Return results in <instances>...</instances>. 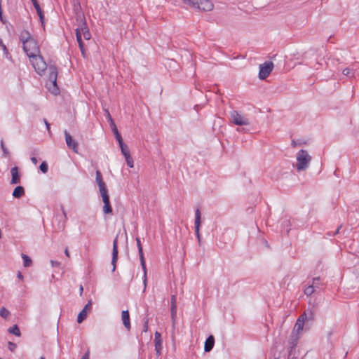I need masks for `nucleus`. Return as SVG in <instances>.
Masks as SVG:
<instances>
[{"instance_id": "obj_1", "label": "nucleus", "mask_w": 359, "mask_h": 359, "mask_svg": "<svg viewBox=\"0 0 359 359\" xmlns=\"http://www.w3.org/2000/svg\"><path fill=\"white\" fill-rule=\"evenodd\" d=\"M19 39L22 43V48L28 57H32L33 55L40 53L39 47L36 40L27 30H22Z\"/></svg>"}, {"instance_id": "obj_2", "label": "nucleus", "mask_w": 359, "mask_h": 359, "mask_svg": "<svg viewBox=\"0 0 359 359\" xmlns=\"http://www.w3.org/2000/svg\"><path fill=\"white\" fill-rule=\"evenodd\" d=\"M311 156L306 150H300L296 156L295 168L298 171L305 170L311 161Z\"/></svg>"}, {"instance_id": "obj_3", "label": "nucleus", "mask_w": 359, "mask_h": 359, "mask_svg": "<svg viewBox=\"0 0 359 359\" xmlns=\"http://www.w3.org/2000/svg\"><path fill=\"white\" fill-rule=\"evenodd\" d=\"M49 71V76L48 81L49 83H47V86L48 90L54 95H57L59 93V88L57 86V69L55 66H50L48 68Z\"/></svg>"}, {"instance_id": "obj_4", "label": "nucleus", "mask_w": 359, "mask_h": 359, "mask_svg": "<svg viewBox=\"0 0 359 359\" xmlns=\"http://www.w3.org/2000/svg\"><path fill=\"white\" fill-rule=\"evenodd\" d=\"M313 318V312L312 309H309L305 311L302 315L299 316L297 319L295 325L293 329V332L299 334V332L303 330L305 322H309V320H312Z\"/></svg>"}, {"instance_id": "obj_5", "label": "nucleus", "mask_w": 359, "mask_h": 359, "mask_svg": "<svg viewBox=\"0 0 359 359\" xmlns=\"http://www.w3.org/2000/svg\"><path fill=\"white\" fill-rule=\"evenodd\" d=\"M29 58L34 69L39 74H41L47 69V65L40 53L33 55V56L29 57Z\"/></svg>"}, {"instance_id": "obj_6", "label": "nucleus", "mask_w": 359, "mask_h": 359, "mask_svg": "<svg viewBox=\"0 0 359 359\" xmlns=\"http://www.w3.org/2000/svg\"><path fill=\"white\" fill-rule=\"evenodd\" d=\"M231 121L237 126H248L250 121L248 118L239 114L237 111H232L230 114Z\"/></svg>"}, {"instance_id": "obj_7", "label": "nucleus", "mask_w": 359, "mask_h": 359, "mask_svg": "<svg viewBox=\"0 0 359 359\" xmlns=\"http://www.w3.org/2000/svg\"><path fill=\"white\" fill-rule=\"evenodd\" d=\"M273 68V64L272 62H266L263 65H259V77L260 79L264 80L266 79L270 73L272 72Z\"/></svg>"}, {"instance_id": "obj_8", "label": "nucleus", "mask_w": 359, "mask_h": 359, "mask_svg": "<svg viewBox=\"0 0 359 359\" xmlns=\"http://www.w3.org/2000/svg\"><path fill=\"white\" fill-rule=\"evenodd\" d=\"M197 8L202 11H210L214 8V4L210 0H198Z\"/></svg>"}, {"instance_id": "obj_9", "label": "nucleus", "mask_w": 359, "mask_h": 359, "mask_svg": "<svg viewBox=\"0 0 359 359\" xmlns=\"http://www.w3.org/2000/svg\"><path fill=\"white\" fill-rule=\"evenodd\" d=\"M65 141L67 143V147L72 149L74 152H78V143L73 140L71 135L67 132L65 131Z\"/></svg>"}, {"instance_id": "obj_10", "label": "nucleus", "mask_w": 359, "mask_h": 359, "mask_svg": "<svg viewBox=\"0 0 359 359\" xmlns=\"http://www.w3.org/2000/svg\"><path fill=\"white\" fill-rule=\"evenodd\" d=\"M155 351L158 356L161 355L163 348V340L161 335L158 332H156L154 334Z\"/></svg>"}, {"instance_id": "obj_11", "label": "nucleus", "mask_w": 359, "mask_h": 359, "mask_svg": "<svg viewBox=\"0 0 359 359\" xmlns=\"http://www.w3.org/2000/svg\"><path fill=\"white\" fill-rule=\"evenodd\" d=\"M118 236L115 238L113 241V250H112V259L111 264L113 266L112 271H114L116 269V264L118 260Z\"/></svg>"}, {"instance_id": "obj_12", "label": "nucleus", "mask_w": 359, "mask_h": 359, "mask_svg": "<svg viewBox=\"0 0 359 359\" xmlns=\"http://www.w3.org/2000/svg\"><path fill=\"white\" fill-rule=\"evenodd\" d=\"M91 300H89L88 304L84 306V308L81 311L77 317V322L81 323L83 322L84 319L87 317L88 312L91 309Z\"/></svg>"}, {"instance_id": "obj_13", "label": "nucleus", "mask_w": 359, "mask_h": 359, "mask_svg": "<svg viewBox=\"0 0 359 359\" xmlns=\"http://www.w3.org/2000/svg\"><path fill=\"white\" fill-rule=\"evenodd\" d=\"M170 302H171V318H172V326L174 327L175 326V319H176V317H177V299H176V296L175 294H172L171 296V299H170Z\"/></svg>"}, {"instance_id": "obj_14", "label": "nucleus", "mask_w": 359, "mask_h": 359, "mask_svg": "<svg viewBox=\"0 0 359 359\" xmlns=\"http://www.w3.org/2000/svg\"><path fill=\"white\" fill-rule=\"evenodd\" d=\"M200 225H201V212H200L199 209H197L196 210V213H195L194 226H195V232H196V236H197L199 243L201 242V236H200V233H199Z\"/></svg>"}, {"instance_id": "obj_15", "label": "nucleus", "mask_w": 359, "mask_h": 359, "mask_svg": "<svg viewBox=\"0 0 359 359\" xmlns=\"http://www.w3.org/2000/svg\"><path fill=\"white\" fill-rule=\"evenodd\" d=\"M11 183L12 184H16L20 182V175L19 174L18 168V167H13L11 170Z\"/></svg>"}, {"instance_id": "obj_16", "label": "nucleus", "mask_w": 359, "mask_h": 359, "mask_svg": "<svg viewBox=\"0 0 359 359\" xmlns=\"http://www.w3.org/2000/svg\"><path fill=\"white\" fill-rule=\"evenodd\" d=\"M121 318L123 325L128 330H129L130 329V322L129 312L128 310L122 311Z\"/></svg>"}, {"instance_id": "obj_17", "label": "nucleus", "mask_w": 359, "mask_h": 359, "mask_svg": "<svg viewBox=\"0 0 359 359\" xmlns=\"http://www.w3.org/2000/svg\"><path fill=\"white\" fill-rule=\"evenodd\" d=\"M140 263H141V266L142 268V271L144 273V276H143L144 290H143V291L144 292L146 290V287H147V271L144 257H140Z\"/></svg>"}, {"instance_id": "obj_18", "label": "nucleus", "mask_w": 359, "mask_h": 359, "mask_svg": "<svg viewBox=\"0 0 359 359\" xmlns=\"http://www.w3.org/2000/svg\"><path fill=\"white\" fill-rule=\"evenodd\" d=\"M215 344V338L212 335H210L205 340L204 350L205 352H210Z\"/></svg>"}, {"instance_id": "obj_19", "label": "nucleus", "mask_w": 359, "mask_h": 359, "mask_svg": "<svg viewBox=\"0 0 359 359\" xmlns=\"http://www.w3.org/2000/svg\"><path fill=\"white\" fill-rule=\"evenodd\" d=\"M109 120H110V122H111V128H112V131L115 135V137L116 139V140L118 142H121L123 141V139L121 137V135H120V133H118V130L117 129V127L116 126V124L114 123V121L111 119V118L110 117V115L109 114Z\"/></svg>"}, {"instance_id": "obj_20", "label": "nucleus", "mask_w": 359, "mask_h": 359, "mask_svg": "<svg viewBox=\"0 0 359 359\" xmlns=\"http://www.w3.org/2000/svg\"><path fill=\"white\" fill-rule=\"evenodd\" d=\"M298 339L299 334L292 331L289 339V344L291 349L297 345Z\"/></svg>"}, {"instance_id": "obj_21", "label": "nucleus", "mask_w": 359, "mask_h": 359, "mask_svg": "<svg viewBox=\"0 0 359 359\" xmlns=\"http://www.w3.org/2000/svg\"><path fill=\"white\" fill-rule=\"evenodd\" d=\"M31 1L36 11V13L40 18L41 23H43L44 15L43 14V11H42L39 3L37 2L36 0H31Z\"/></svg>"}, {"instance_id": "obj_22", "label": "nucleus", "mask_w": 359, "mask_h": 359, "mask_svg": "<svg viewBox=\"0 0 359 359\" xmlns=\"http://www.w3.org/2000/svg\"><path fill=\"white\" fill-rule=\"evenodd\" d=\"M104 203L103 212L104 214H111L112 212V208L110 204L109 198L102 200Z\"/></svg>"}, {"instance_id": "obj_23", "label": "nucleus", "mask_w": 359, "mask_h": 359, "mask_svg": "<svg viewBox=\"0 0 359 359\" xmlns=\"http://www.w3.org/2000/svg\"><path fill=\"white\" fill-rule=\"evenodd\" d=\"M25 194L24 188L21 186L16 187L13 192V196L17 198H20Z\"/></svg>"}, {"instance_id": "obj_24", "label": "nucleus", "mask_w": 359, "mask_h": 359, "mask_svg": "<svg viewBox=\"0 0 359 359\" xmlns=\"http://www.w3.org/2000/svg\"><path fill=\"white\" fill-rule=\"evenodd\" d=\"M81 32H82V36L86 40H89L90 39V33L86 26V22H83L81 25Z\"/></svg>"}, {"instance_id": "obj_25", "label": "nucleus", "mask_w": 359, "mask_h": 359, "mask_svg": "<svg viewBox=\"0 0 359 359\" xmlns=\"http://www.w3.org/2000/svg\"><path fill=\"white\" fill-rule=\"evenodd\" d=\"M119 147L122 154L126 157L128 155H130L128 146L123 142V141L118 142Z\"/></svg>"}, {"instance_id": "obj_26", "label": "nucleus", "mask_w": 359, "mask_h": 359, "mask_svg": "<svg viewBox=\"0 0 359 359\" xmlns=\"http://www.w3.org/2000/svg\"><path fill=\"white\" fill-rule=\"evenodd\" d=\"M95 181L98 185V187H102V186H104V185H106L104 182L102 180V173L100 172V170H97L96 171V177H95Z\"/></svg>"}, {"instance_id": "obj_27", "label": "nucleus", "mask_w": 359, "mask_h": 359, "mask_svg": "<svg viewBox=\"0 0 359 359\" xmlns=\"http://www.w3.org/2000/svg\"><path fill=\"white\" fill-rule=\"evenodd\" d=\"M99 190H100V196H101L102 200L109 198V196L108 194V190L106 187V185L100 187Z\"/></svg>"}, {"instance_id": "obj_28", "label": "nucleus", "mask_w": 359, "mask_h": 359, "mask_svg": "<svg viewBox=\"0 0 359 359\" xmlns=\"http://www.w3.org/2000/svg\"><path fill=\"white\" fill-rule=\"evenodd\" d=\"M8 331L9 333L13 334L17 337L20 336V331L17 325H14L13 326L9 327Z\"/></svg>"}, {"instance_id": "obj_29", "label": "nucleus", "mask_w": 359, "mask_h": 359, "mask_svg": "<svg viewBox=\"0 0 359 359\" xmlns=\"http://www.w3.org/2000/svg\"><path fill=\"white\" fill-rule=\"evenodd\" d=\"M22 258L23 259V265L25 267H29L32 265V259L27 255L22 254Z\"/></svg>"}, {"instance_id": "obj_30", "label": "nucleus", "mask_w": 359, "mask_h": 359, "mask_svg": "<svg viewBox=\"0 0 359 359\" xmlns=\"http://www.w3.org/2000/svg\"><path fill=\"white\" fill-rule=\"evenodd\" d=\"M182 1L186 5H189L191 7L197 8L198 0H182Z\"/></svg>"}, {"instance_id": "obj_31", "label": "nucleus", "mask_w": 359, "mask_h": 359, "mask_svg": "<svg viewBox=\"0 0 359 359\" xmlns=\"http://www.w3.org/2000/svg\"><path fill=\"white\" fill-rule=\"evenodd\" d=\"M136 242H137V248H138V253H139L140 257H144L143 249H142L140 239L139 238H136Z\"/></svg>"}, {"instance_id": "obj_32", "label": "nucleus", "mask_w": 359, "mask_h": 359, "mask_svg": "<svg viewBox=\"0 0 359 359\" xmlns=\"http://www.w3.org/2000/svg\"><path fill=\"white\" fill-rule=\"evenodd\" d=\"M10 315V312L5 307H2L0 309V316L4 318H7Z\"/></svg>"}, {"instance_id": "obj_33", "label": "nucleus", "mask_w": 359, "mask_h": 359, "mask_svg": "<svg viewBox=\"0 0 359 359\" xmlns=\"http://www.w3.org/2000/svg\"><path fill=\"white\" fill-rule=\"evenodd\" d=\"M125 158H126V161L127 163L128 166L130 168H133L134 163H133V159L131 157V156L128 155L127 156L125 157Z\"/></svg>"}, {"instance_id": "obj_34", "label": "nucleus", "mask_w": 359, "mask_h": 359, "mask_svg": "<svg viewBox=\"0 0 359 359\" xmlns=\"http://www.w3.org/2000/svg\"><path fill=\"white\" fill-rule=\"evenodd\" d=\"M313 292H314V287L313 286V285L309 286L308 287H306L304 290V293L307 296L311 295Z\"/></svg>"}, {"instance_id": "obj_35", "label": "nucleus", "mask_w": 359, "mask_h": 359, "mask_svg": "<svg viewBox=\"0 0 359 359\" xmlns=\"http://www.w3.org/2000/svg\"><path fill=\"white\" fill-rule=\"evenodd\" d=\"M40 170H41L42 172L43 173H46L47 171H48V165L47 163L44 161V162H42L40 165Z\"/></svg>"}, {"instance_id": "obj_36", "label": "nucleus", "mask_w": 359, "mask_h": 359, "mask_svg": "<svg viewBox=\"0 0 359 359\" xmlns=\"http://www.w3.org/2000/svg\"><path fill=\"white\" fill-rule=\"evenodd\" d=\"M75 32H76V40L82 39L81 27V28H76L75 29Z\"/></svg>"}, {"instance_id": "obj_37", "label": "nucleus", "mask_w": 359, "mask_h": 359, "mask_svg": "<svg viewBox=\"0 0 359 359\" xmlns=\"http://www.w3.org/2000/svg\"><path fill=\"white\" fill-rule=\"evenodd\" d=\"M1 147L2 151H3V152H4V154L5 155H8V154H9V152H8V151L7 148L5 147V145H4V141H3V140H1Z\"/></svg>"}, {"instance_id": "obj_38", "label": "nucleus", "mask_w": 359, "mask_h": 359, "mask_svg": "<svg viewBox=\"0 0 359 359\" xmlns=\"http://www.w3.org/2000/svg\"><path fill=\"white\" fill-rule=\"evenodd\" d=\"M16 348V344L13 342H8V348L10 351H13Z\"/></svg>"}, {"instance_id": "obj_39", "label": "nucleus", "mask_w": 359, "mask_h": 359, "mask_svg": "<svg viewBox=\"0 0 359 359\" xmlns=\"http://www.w3.org/2000/svg\"><path fill=\"white\" fill-rule=\"evenodd\" d=\"M0 46L2 47L5 53H8V50H7V48L6 46L4 44L3 41L1 39H0Z\"/></svg>"}, {"instance_id": "obj_40", "label": "nucleus", "mask_w": 359, "mask_h": 359, "mask_svg": "<svg viewBox=\"0 0 359 359\" xmlns=\"http://www.w3.org/2000/svg\"><path fill=\"white\" fill-rule=\"evenodd\" d=\"M77 42L79 43V46L80 50H83V42L82 41V39H77Z\"/></svg>"}, {"instance_id": "obj_41", "label": "nucleus", "mask_w": 359, "mask_h": 359, "mask_svg": "<svg viewBox=\"0 0 359 359\" xmlns=\"http://www.w3.org/2000/svg\"><path fill=\"white\" fill-rule=\"evenodd\" d=\"M351 72V69H349V68H345L344 70H343V74L346 76H348L350 74Z\"/></svg>"}, {"instance_id": "obj_42", "label": "nucleus", "mask_w": 359, "mask_h": 359, "mask_svg": "<svg viewBox=\"0 0 359 359\" xmlns=\"http://www.w3.org/2000/svg\"><path fill=\"white\" fill-rule=\"evenodd\" d=\"M43 121H44V123L46 126V128L48 131L49 133H50V123L47 121L46 119H43Z\"/></svg>"}, {"instance_id": "obj_43", "label": "nucleus", "mask_w": 359, "mask_h": 359, "mask_svg": "<svg viewBox=\"0 0 359 359\" xmlns=\"http://www.w3.org/2000/svg\"><path fill=\"white\" fill-rule=\"evenodd\" d=\"M81 359H89V351H88Z\"/></svg>"}, {"instance_id": "obj_44", "label": "nucleus", "mask_w": 359, "mask_h": 359, "mask_svg": "<svg viewBox=\"0 0 359 359\" xmlns=\"http://www.w3.org/2000/svg\"><path fill=\"white\" fill-rule=\"evenodd\" d=\"M50 264H51L52 266H59L60 265V263L58 262L53 261V260L50 261Z\"/></svg>"}, {"instance_id": "obj_45", "label": "nucleus", "mask_w": 359, "mask_h": 359, "mask_svg": "<svg viewBox=\"0 0 359 359\" xmlns=\"http://www.w3.org/2000/svg\"><path fill=\"white\" fill-rule=\"evenodd\" d=\"M147 329H148V320H146V321L144 322L143 331H144V332H147Z\"/></svg>"}, {"instance_id": "obj_46", "label": "nucleus", "mask_w": 359, "mask_h": 359, "mask_svg": "<svg viewBox=\"0 0 359 359\" xmlns=\"http://www.w3.org/2000/svg\"><path fill=\"white\" fill-rule=\"evenodd\" d=\"M341 226H338V228L337 229V230L332 233V236H334L336 234H337L341 229Z\"/></svg>"}, {"instance_id": "obj_47", "label": "nucleus", "mask_w": 359, "mask_h": 359, "mask_svg": "<svg viewBox=\"0 0 359 359\" xmlns=\"http://www.w3.org/2000/svg\"><path fill=\"white\" fill-rule=\"evenodd\" d=\"M291 144H292V147H297V145L298 144V143L297 142V141H296V140H293L292 141V143H291Z\"/></svg>"}, {"instance_id": "obj_48", "label": "nucleus", "mask_w": 359, "mask_h": 359, "mask_svg": "<svg viewBox=\"0 0 359 359\" xmlns=\"http://www.w3.org/2000/svg\"><path fill=\"white\" fill-rule=\"evenodd\" d=\"M18 276V278L19 279H20V280H22V279H23V276H22V274L21 273V272H20V271L18 273V276Z\"/></svg>"}, {"instance_id": "obj_49", "label": "nucleus", "mask_w": 359, "mask_h": 359, "mask_svg": "<svg viewBox=\"0 0 359 359\" xmlns=\"http://www.w3.org/2000/svg\"><path fill=\"white\" fill-rule=\"evenodd\" d=\"M31 161H32L34 164H36V163H37V159H36L35 157H32V158H31Z\"/></svg>"}, {"instance_id": "obj_50", "label": "nucleus", "mask_w": 359, "mask_h": 359, "mask_svg": "<svg viewBox=\"0 0 359 359\" xmlns=\"http://www.w3.org/2000/svg\"><path fill=\"white\" fill-rule=\"evenodd\" d=\"M65 254L66 256L69 257V252L67 248L65 250Z\"/></svg>"}, {"instance_id": "obj_51", "label": "nucleus", "mask_w": 359, "mask_h": 359, "mask_svg": "<svg viewBox=\"0 0 359 359\" xmlns=\"http://www.w3.org/2000/svg\"><path fill=\"white\" fill-rule=\"evenodd\" d=\"M62 211L64 217L66 218L67 217L66 212H65V210L63 207H62Z\"/></svg>"}, {"instance_id": "obj_52", "label": "nucleus", "mask_w": 359, "mask_h": 359, "mask_svg": "<svg viewBox=\"0 0 359 359\" xmlns=\"http://www.w3.org/2000/svg\"><path fill=\"white\" fill-rule=\"evenodd\" d=\"M79 290H80V295L82 294L83 293V287L82 285H80V288H79Z\"/></svg>"}, {"instance_id": "obj_53", "label": "nucleus", "mask_w": 359, "mask_h": 359, "mask_svg": "<svg viewBox=\"0 0 359 359\" xmlns=\"http://www.w3.org/2000/svg\"><path fill=\"white\" fill-rule=\"evenodd\" d=\"M2 8L0 9V20L1 21H3V18H2Z\"/></svg>"}, {"instance_id": "obj_54", "label": "nucleus", "mask_w": 359, "mask_h": 359, "mask_svg": "<svg viewBox=\"0 0 359 359\" xmlns=\"http://www.w3.org/2000/svg\"><path fill=\"white\" fill-rule=\"evenodd\" d=\"M81 53L83 55V56L85 57V50H84V48L83 47V50H81Z\"/></svg>"}, {"instance_id": "obj_55", "label": "nucleus", "mask_w": 359, "mask_h": 359, "mask_svg": "<svg viewBox=\"0 0 359 359\" xmlns=\"http://www.w3.org/2000/svg\"><path fill=\"white\" fill-rule=\"evenodd\" d=\"M1 8V0H0V9Z\"/></svg>"}, {"instance_id": "obj_56", "label": "nucleus", "mask_w": 359, "mask_h": 359, "mask_svg": "<svg viewBox=\"0 0 359 359\" xmlns=\"http://www.w3.org/2000/svg\"><path fill=\"white\" fill-rule=\"evenodd\" d=\"M319 279H320V278H319V277H318V278H315V280H318Z\"/></svg>"}, {"instance_id": "obj_57", "label": "nucleus", "mask_w": 359, "mask_h": 359, "mask_svg": "<svg viewBox=\"0 0 359 359\" xmlns=\"http://www.w3.org/2000/svg\"><path fill=\"white\" fill-rule=\"evenodd\" d=\"M41 359H45L43 357H41Z\"/></svg>"}, {"instance_id": "obj_58", "label": "nucleus", "mask_w": 359, "mask_h": 359, "mask_svg": "<svg viewBox=\"0 0 359 359\" xmlns=\"http://www.w3.org/2000/svg\"><path fill=\"white\" fill-rule=\"evenodd\" d=\"M0 359H1V358H0Z\"/></svg>"}]
</instances>
